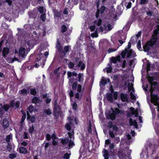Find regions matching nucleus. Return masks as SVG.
<instances>
[{
  "label": "nucleus",
  "mask_w": 159,
  "mask_h": 159,
  "mask_svg": "<svg viewBox=\"0 0 159 159\" xmlns=\"http://www.w3.org/2000/svg\"><path fill=\"white\" fill-rule=\"evenodd\" d=\"M157 38L156 37L152 38L150 40L148 41L146 44L143 46V51L145 52H148L150 50V47L154 46L156 43Z\"/></svg>",
  "instance_id": "nucleus-1"
},
{
  "label": "nucleus",
  "mask_w": 159,
  "mask_h": 159,
  "mask_svg": "<svg viewBox=\"0 0 159 159\" xmlns=\"http://www.w3.org/2000/svg\"><path fill=\"white\" fill-rule=\"evenodd\" d=\"M131 47V43L130 42H129L127 45V48H125L124 50L121 52V55L122 58L124 59L126 56L128 58L131 56L133 51L132 49H129Z\"/></svg>",
  "instance_id": "nucleus-2"
},
{
  "label": "nucleus",
  "mask_w": 159,
  "mask_h": 159,
  "mask_svg": "<svg viewBox=\"0 0 159 159\" xmlns=\"http://www.w3.org/2000/svg\"><path fill=\"white\" fill-rule=\"evenodd\" d=\"M155 89V87H154L153 89H151L150 90L151 102L155 106H158L159 105V97L158 94L153 93Z\"/></svg>",
  "instance_id": "nucleus-3"
},
{
  "label": "nucleus",
  "mask_w": 159,
  "mask_h": 159,
  "mask_svg": "<svg viewBox=\"0 0 159 159\" xmlns=\"http://www.w3.org/2000/svg\"><path fill=\"white\" fill-rule=\"evenodd\" d=\"M62 113L61 108L60 106L53 107V115L54 118L57 119L58 118L59 116Z\"/></svg>",
  "instance_id": "nucleus-4"
},
{
  "label": "nucleus",
  "mask_w": 159,
  "mask_h": 159,
  "mask_svg": "<svg viewBox=\"0 0 159 159\" xmlns=\"http://www.w3.org/2000/svg\"><path fill=\"white\" fill-rule=\"evenodd\" d=\"M106 7L103 5L101 6L100 9H98L97 10V11L95 14V16L97 18H98L99 16V14H103L104 11L105 10Z\"/></svg>",
  "instance_id": "nucleus-5"
},
{
  "label": "nucleus",
  "mask_w": 159,
  "mask_h": 159,
  "mask_svg": "<svg viewBox=\"0 0 159 159\" xmlns=\"http://www.w3.org/2000/svg\"><path fill=\"white\" fill-rule=\"evenodd\" d=\"M56 48L58 52L60 54L63 53V50L62 49V48L58 39H57Z\"/></svg>",
  "instance_id": "nucleus-6"
},
{
  "label": "nucleus",
  "mask_w": 159,
  "mask_h": 159,
  "mask_svg": "<svg viewBox=\"0 0 159 159\" xmlns=\"http://www.w3.org/2000/svg\"><path fill=\"white\" fill-rule=\"evenodd\" d=\"M120 98L122 102H128L129 98L126 93H121L120 94Z\"/></svg>",
  "instance_id": "nucleus-7"
},
{
  "label": "nucleus",
  "mask_w": 159,
  "mask_h": 159,
  "mask_svg": "<svg viewBox=\"0 0 159 159\" xmlns=\"http://www.w3.org/2000/svg\"><path fill=\"white\" fill-rule=\"evenodd\" d=\"M25 49L22 47H20L19 50V56L22 58H24L25 57Z\"/></svg>",
  "instance_id": "nucleus-8"
},
{
  "label": "nucleus",
  "mask_w": 159,
  "mask_h": 159,
  "mask_svg": "<svg viewBox=\"0 0 159 159\" xmlns=\"http://www.w3.org/2000/svg\"><path fill=\"white\" fill-rule=\"evenodd\" d=\"M10 49L8 47H4L2 50V55L4 57H5L9 53Z\"/></svg>",
  "instance_id": "nucleus-9"
},
{
  "label": "nucleus",
  "mask_w": 159,
  "mask_h": 159,
  "mask_svg": "<svg viewBox=\"0 0 159 159\" xmlns=\"http://www.w3.org/2000/svg\"><path fill=\"white\" fill-rule=\"evenodd\" d=\"M121 57L120 56H117L116 57H112L111 58V61L113 63L116 64L117 61H120Z\"/></svg>",
  "instance_id": "nucleus-10"
},
{
  "label": "nucleus",
  "mask_w": 159,
  "mask_h": 159,
  "mask_svg": "<svg viewBox=\"0 0 159 159\" xmlns=\"http://www.w3.org/2000/svg\"><path fill=\"white\" fill-rule=\"evenodd\" d=\"M104 159H109V154L107 150L103 149L102 152Z\"/></svg>",
  "instance_id": "nucleus-11"
},
{
  "label": "nucleus",
  "mask_w": 159,
  "mask_h": 159,
  "mask_svg": "<svg viewBox=\"0 0 159 159\" xmlns=\"http://www.w3.org/2000/svg\"><path fill=\"white\" fill-rule=\"evenodd\" d=\"M27 43L29 48H32L36 44L35 41L32 39L28 41Z\"/></svg>",
  "instance_id": "nucleus-12"
},
{
  "label": "nucleus",
  "mask_w": 159,
  "mask_h": 159,
  "mask_svg": "<svg viewBox=\"0 0 159 159\" xmlns=\"http://www.w3.org/2000/svg\"><path fill=\"white\" fill-rule=\"evenodd\" d=\"M117 155L120 158L122 159H124L126 156L125 154L123 153L120 151L118 152Z\"/></svg>",
  "instance_id": "nucleus-13"
},
{
  "label": "nucleus",
  "mask_w": 159,
  "mask_h": 159,
  "mask_svg": "<svg viewBox=\"0 0 159 159\" xmlns=\"http://www.w3.org/2000/svg\"><path fill=\"white\" fill-rule=\"evenodd\" d=\"M2 125L4 129H7L8 127L9 126V122L8 120L6 119H3Z\"/></svg>",
  "instance_id": "nucleus-14"
},
{
  "label": "nucleus",
  "mask_w": 159,
  "mask_h": 159,
  "mask_svg": "<svg viewBox=\"0 0 159 159\" xmlns=\"http://www.w3.org/2000/svg\"><path fill=\"white\" fill-rule=\"evenodd\" d=\"M78 66L79 67H80V69L81 70H84L86 66L85 64L83 63L81 61H79Z\"/></svg>",
  "instance_id": "nucleus-15"
},
{
  "label": "nucleus",
  "mask_w": 159,
  "mask_h": 159,
  "mask_svg": "<svg viewBox=\"0 0 159 159\" xmlns=\"http://www.w3.org/2000/svg\"><path fill=\"white\" fill-rule=\"evenodd\" d=\"M40 102V100L39 98L36 97H34L32 100V102L33 103L35 104H37V103H39Z\"/></svg>",
  "instance_id": "nucleus-16"
},
{
  "label": "nucleus",
  "mask_w": 159,
  "mask_h": 159,
  "mask_svg": "<svg viewBox=\"0 0 159 159\" xmlns=\"http://www.w3.org/2000/svg\"><path fill=\"white\" fill-rule=\"evenodd\" d=\"M19 152L21 154H25L27 152V151L25 148L20 147L19 148Z\"/></svg>",
  "instance_id": "nucleus-17"
},
{
  "label": "nucleus",
  "mask_w": 159,
  "mask_h": 159,
  "mask_svg": "<svg viewBox=\"0 0 159 159\" xmlns=\"http://www.w3.org/2000/svg\"><path fill=\"white\" fill-rule=\"evenodd\" d=\"M107 98L109 101L112 102L113 101V95L112 93H107L106 94Z\"/></svg>",
  "instance_id": "nucleus-18"
},
{
  "label": "nucleus",
  "mask_w": 159,
  "mask_h": 159,
  "mask_svg": "<svg viewBox=\"0 0 159 159\" xmlns=\"http://www.w3.org/2000/svg\"><path fill=\"white\" fill-rule=\"evenodd\" d=\"M17 30L18 31V34L20 36H24V35L25 33V31L24 30V29H20L19 28L17 29Z\"/></svg>",
  "instance_id": "nucleus-19"
},
{
  "label": "nucleus",
  "mask_w": 159,
  "mask_h": 159,
  "mask_svg": "<svg viewBox=\"0 0 159 159\" xmlns=\"http://www.w3.org/2000/svg\"><path fill=\"white\" fill-rule=\"evenodd\" d=\"M35 128L33 125H31L30 126L28 129V131L31 135L32 134Z\"/></svg>",
  "instance_id": "nucleus-20"
},
{
  "label": "nucleus",
  "mask_w": 159,
  "mask_h": 159,
  "mask_svg": "<svg viewBox=\"0 0 159 159\" xmlns=\"http://www.w3.org/2000/svg\"><path fill=\"white\" fill-rule=\"evenodd\" d=\"M82 86L80 84H79L77 87V91L81 93L80 98H81L82 94L83 93V90L82 91Z\"/></svg>",
  "instance_id": "nucleus-21"
},
{
  "label": "nucleus",
  "mask_w": 159,
  "mask_h": 159,
  "mask_svg": "<svg viewBox=\"0 0 159 159\" xmlns=\"http://www.w3.org/2000/svg\"><path fill=\"white\" fill-rule=\"evenodd\" d=\"M69 139L68 138H65L64 139H61V143L63 145L67 144L69 141Z\"/></svg>",
  "instance_id": "nucleus-22"
},
{
  "label": "nucleus",
  "mask_w": 159,
  "mask_h": 159,
  "mask_svg": "<svg viewBox=\"0 0 159 159\" xmlns=\"http://www.w3.org/2000/svg\"><path fill=\"white\" fill-rule=\"evenodd\" d=\"M116 115L114 114V112H112L109 115V117L110 119L112 120H114L116 118Z\"/></svg>",
  "instance_id": "nucleus-23"
},
{
  "label": "nucleus",
  "mask_w": 159,
  "mask_h": 159,
  "mask_svg": "<svg viewBox=\"0 0 159 159\" xmlns=\"http://www.w3.org/2000/svg\"><path fill=\"white\" fill-rule=\"evenodd\" d=\"M78 86V82L77 81H75L73 83L72 85V89L73 91H75L77 89V86Z\"/></svg>",
  "instance_id": "nucleus-24"
},
{
  "label": "nucleus",
  "mask_w": 159,
  "mask_h": 159,
  "mask_svg": "<svg viewBox=\"0 0 159 159\" xmlns=\"http://www.w3.org/2000/svg\"><path fill=\"white\" fill-rule=\"evenodd\" d=\"M108 65L109 66V67L106 68V72L107 73H110L112 70V68L111 64H108Z\"/></svg>",
  "instance_id": "nucleus-25"
},
{
  "label": "nucleus",
  "mask_w": 159,
  "mask_h": 159,
  "mask_svg": "<svg viewBox=\"0 0 159 159\" xmlns=\"http://www.w3.org/2000/svg\"><path fill=\"white\" fill-rule=\"evenodd\" d=\"M68 143V146L69 147V149H70L71 148H72L73 146H74L75 145L73 141L71 139H70Z\"/></svg>",
  "instance_id": "nucleus-26"
},
{
  "label": "nucleus",
  "mask_w": 159,
  "mask_h": 159,
  "mask_svg": "<svg viewBox=\"0 0 159 159\" xmlns=\"http://www.w3.org/2000/svg\"><path fill=\"white\" fill-rule=\"evenodd\" d=\"M61 32H62V33H64L67 30V28L66 25H63L61 26Z\"/></svg>",
  "instance_id": "nucleus-27"
},
{
  "label": "nucleus",
  "mask_w": 159,
  "mask_h": 159,
  "mask_svg": "<svg viewBox=\"0 0 159 159\" xmlns=\"http://www.w3.org/2000/svg\"><path fill=\"white\" fill-rule=\"evenodd\" d=\"M44 113L48 116H49L52 114V112L51 110L50 109L48 108V109L45 110Z\"/></svg>",
  "instance_id": "nucleus-28"
},
{
  "label": "nucleus",
  "mask_w": 159,
  "mask_h": 159,
  "mask_svg": "<svg viewBox=\"0 0 159 159\" xmlns=\"http://www.w3.org/2000/svg\"><path fill=\"white\" fill-rule=\"evenodd\" d=\"M0 106H1V108L3 107V109L5 111H7L9 109V107L8 105L5 104L3 105V107L2 104H0Z\"/></svg>",
  "instance_id": "nucleus-29"
},
{
  "label": "nucleus",
  "mask_w": 159,
  "mask_h": 159,
  "mask_svg": "<svg viewBox=\"0 0 159 159\" xmlns=\"http://www.w3.org/2000/svg\"><path fill=\"white\" fill-rule=\"evenodd\" d=\"M37 93V91H36L35 88H34L30 89V93L31 95L35 96L36 95Z\"/></svg>",
  "instance_id": "nucleus-30"
},
{
  "label": "nucleus",
  "mask_w": 159,
  "mask_h": 159,
  "mask_svg": "<svg viewBox=\"0 0 159 159\" xmlns=\"http://www.w3.org/2000/svg\"><path fill=\"white\" fill-rule=\"evenodd\" d=\"M69 47L67 46H66L64 47V51H63V53L64 56L65 55L66 53H67L69 51Z\"/></svg>",
  "instance_id": "nucleus-31"
},
{
  "label": "nucleus",
  "mask_w": 159,
  "mask_h": 159,
  "mask_svg": "<svg viewBox=\"0 0 159 159\" xmlns=\"http://www.w3.org/2000/svg\"><path fill=\"white\" fill-rule=\"evenodd\" d=\"M137 122L135 120H133L132 118H130L129 120V124L130 126H133Z\"/></svg>",
  "instance_id": "nucleus-32"
},
{
  "label": "nucleus",
  "mask_w": 159,
  "mask_h": 159,
  "mask_svg": "<svg viewBox=\"0 0 159 159\" xmlns=\"http://www.w3.org/2000/svg\"><path fill=\"white\" fill-rule=\"evenodd\" d=\"M148 2V0H140L139 4L141 5H143L147 4Z\"/></svg>",
  "instance_id": "nucleus-33"
},
{
  "label": "nucleus",
  "mask_w": 159,
  "mask_h": 159,
  "mask_svg": "<svg viewBox=\"0 0 159 159\" xmlns=\"http://www.w3.org/2000/svg\"><path fill=\"white\" fill-rule=\"evenodd\" d=\"M94 22L95 24H96V25L98 26H99L100 25L102 24V20L101 19H99L98 20H95L94 21Z\"/></svg>",
  "instance_id": "nucleus-34"
},
{
  "label": "nucleus",
  "mask_w": 159,
  "mask_h": 159,
  "mask_svg": "<svg viewBox=\"0 0 159 159\" xmlns=\"http://www.w3.org/2000/svg\"><path fill=\"white\" fill-rule=\"evenodd\" d=\"M107 82L106 79H102L100 81V83L103 86L107 84Z\"/></svg>",
  "instance_id": "nucleus-35"
},
{
  "label": "nucleus",
  "mask_w": 159,
  "mask_h": 159,
  "mask_svg": "<svg viewBox=\"0 0 159 159\" xmlns=\"http://www.w3.org/2000/svg\"><path fill=\"white\" fill-rule=\"evenodd\" d=\"M75 64L72 62L70 61L68 64V66L70 69L73 68Z\"/></svg>",
  "instance_id": "nucleus-36"
},
{
  "label": "nucleus",
  "mask_w": 159,
  "mask_h": 159,
  "mask_svg": "<svg viewBox=\"0 0 159 159\" xmlns=\"http://www.w3.org/2000/svg\"><path fill=\"white\" fill-rule=\"evenodd\" d=\"M28 109L29 112L32 113L34 111V107L32 105H30L29 106Z\"/></svg>",
  "instance_id": "nucleus-37"
},
{
  "label": "nucleus",
  "mask_w": 159,
  "mask_h": 159,
  "mask_svg": "<svg viewBox=\"0 0 159 159\" xmlns=\"http://www.w3.org/2000/svg\"><path fill=\"white\" fill-rule=\"evenodd\" d=\"M12 135L11 134H9L7 135L6 137V141L8 143H9L10 142V140L12 138Z\"/></svg>",
  "instance_id": "nucleus-38"
},
{
  "label": "nucleus",
  "mask_w": 159,
  "mask_h": 159,
  "mask_svg": "<svg viewBox=\"0 0 159 159\" xmlns=\"http://www.w3.org/2000/svg\"><path fill=\"white\" fill-rule=\"evenodd\" d=\"M78 81L79 82L81 83L82 82H83L84 79L82 78V75L81 73H80L78 74ZM81 84H82V83H81Z\"/></svg>",
  "instance_id": "nucleus-39"
},
{
  "label": "nucleus",
  "mask_w": 159,
  "mask_h": 159,
  "mask_svg": "<svg viewBox=\"0 0 159 159\" xmlns=\"http://www.w3.org/2000/svg\"><path fill=\"white\" fill-rule=\"evenodd\" d=\"M65 128L67 130L69 131H70L71 129V126L70 124L68 123H67L66 124L65 126Z\"/></svg>",
  "instance_id": "nucleus-40"
},
{
  "label": "nucleus",
  "mask_w": 159,
  "mask_h": 159,
  "mask_svg": "<svg viewBox=\"0 0 159 159\" xmlns=\"http://www.w3.org/2000/svg\"><path fill=\"white\" fill-rule=\"evenodd\" d=\"M36 120L35 116V115L32 116V117L29 120L32 123H34Z\"/></svg>",
  "instance_id": "nucleus-41"
},
{
  "label": "nucleus",
  "mask_w": 159,
  "mask_h": 159,
  "mask_svg": "<svg viewBox=\"0 0 159 159\" xmlns=\"http://www.w3.org/2000/svg\"><path fill=\"white\" fill-rule=\"evenodd\" d=\"M112 112H114V114L116 115L117 114H119L120 113V110L119 109L117 108H116L114 110H113Z\"/></svg>",
  "instance_id": "nucleus-42"
},
{
  "label": "nucleus",
  "mask_w": 159,
  "mask_h": 159,
  "mask_svg": "<svg viewBox=\"0 0 159 159\" xmlns=\"http://www.w3.org/2000/svg\"><path fill=\"white\" fill-rule=\"evenodd\" d=\"M61 13L58 12L57 11L55 12V16L58 18L60 17L61 16Z\"/></svg>",
  "instance_id": "nucleus-43"
},
{
  "label": "nucleus",
  "mask_w": 159,
  "mask_h": 159,
  "mask_svg": "<svg viewBox=\"0 0 159 159\" xmlns=\"http://www.w3.org/2000/svg\"><path fill=\"white\" fill-rule=\"evenodd\" d=\"M7 148L8 151H11V150L12 147L10 143H8L7 145L6 146Z\"/></svg>",
  "instance_id": "nucleus-44"
},
{
  "label": "nucleus",
  "mask_w": 159,
  "mask_h": 159,
  "mask_svg": "<svg viewBox=\"0 0 159 159\" xmlns=\"http://www.w3.org/2000/svg\"><path fill=\"white\" fill-rule=\"evenodd\" d=\"M137 48L139 50H141V41L139 40L138 41L137 44Z\"/></svg>",
  "instance_id": "nucleus-45"
},
{
  "label": "nucleus",
  "mask_w": 159,
  "mask_h": 159,
  "mask_svg": "<svg viewBox=\"0 0 159 159\" xmlns=\"http://www.w3.org/2000/svg\"><path fill=\"white\" fill-rule=\"evenodd\" d=\"M157 28L153 31V33L157 34H159V25H157Z\"/></svg>",
  "instance_id": "nucleus-46"
},
{
  "label": "nucleus",
  "mask_w": 159,
  "mask_h": 159,
  "mask_svg": "<svg viewBox=\"0 0 159 159\" xmlns=\"http://www.w3.org/2000/svg\"><path fill=\"white\" fill-rule=\"evenodd\" d=\"M70 157V155L67 153L64 154L63 158L64 159H69Z\"/></svg>",
  "instance_id": "nucleus-47"
},
{
  "label": "nucleus",
  "mask_w": 159,
  "mask_h": 159,
  "mask_svg": "<svg viewBox=\"0 0 159 159\" xmlns=\"http://www.w3.org/2000/svg\"><path fill=\"white\" fill-rule=\"evenodd\" d=\"M109 136L111 138H114L115 137V135L113 131L111 130L109 131Z\"/></svg>",
  "instance_id": "nucleus-48"
},
{
  "label": "nucleus",
  "mask_w": 159,
  "mask_h": 159,
  "mask_svg": "<svg viewBox=\"0 0 159 159\" xmlns=\"http://www.w3.org/2000/svg\"><path fill=\"white\" fill-rule=\"evenodd\" d=\"M115 142L117 144L120 141V139L119 137H116L114 138V140Z\"/></svg>",
  "instance_id": "nucleus-49"
},
{
  "label": "nucleus",
  "mask_w": 159,
  "mask_h": 159,
  "mask_svg": "<svg viewBox=\"0 0 159 159\" xmlns=\"http://www.w3.org/2000/svg\"><path fill=\"white\" fill-rule=\"evenodd\" d=\"M117 49V48H109L108 49V51L109 53H110L116 51Z\"/></svg>",
  "instance_id": "nucleus-50"
},
{
  "label": "nucleus",
  "mask_w": 159,
  "mask_h": 159,
  "mask_svg": "<svg viewBox=\"0 0 159 159\" xmlns=\"http://www.w3.org/2000/svg\"><path fill=\"white\" fill-rule=\"evenodd\" d=\"M21 93L23 95H26L27 94V92L26 89H24L20 90Z\"/></svg>",
  "instance_id": "nucleus-51"
},
{
  "label": "nucleus",
  "mask_w": 159,
  "mask_h": 159,
  "mask_svg": "<svg viewBox=\"0 0 159 159\" xmlns=\"http://www.w3.org/2000/svg\"><path fill=\"white\" fill-rule=\"evenodd\" d=\"M9 158L11 159H13L16 157V155L15 153H11L9 155Z\"/></svg>",
  "instance_id": "nucleus-52"
},
{
  "label": "nucleus",
  "mask_w": 159,
  "mask_h": 159,
  "mask_svg": "<svg viewBox=\"0 0 159 159\" xmlns=\"http://www.w3.org/2000/svg\"><path fill=\"white\" fill-rule=\"evenodd\" d=\"M51 137L50 134H47L46 135V139L48 141H49L51 139Z\"/></svg>",
  "instance_id": "nucleus-53"
},
{
  "label": "nucleus",
  "mask_w": 159,
  "mask_h": 159,
  "mask_svg": "<svg viewBox=\"0 0 159 159\" xmlns=\"http://www.w3.org/2000/svg\"><path fill=\"white\" fill-rule=\"evenodd\" d=\"M68 9L65 7L63 10V14L64 15H67L68 14Z\"/></svg>",
  "instance_id": "nucleus-54"
},
{
  "label": "nucleus",
  "mask_w": 159,
  "mask_h": 159,
  "mask_svg": "<svg viewBox=\"0 0 159 159\" xmlns=\"http://www.w3.org/2000/svg\"><path fill=\"white\" fill-rule=\"evenodd\" d=\"M45 101L46 102L47 104H49L51 101V99L49 98L48 97H47V98L45 100Z\"/></svg>",
  "instance_id": "nucleus-55"
},
{
  "label": "nucleus",
  "mask_w": 159,
  "mask_h": 159,
  "mask_svg": "<svg viewBox=\"0 0 159 159\" xmlns=\"http://www.w3.org/2000/svg\"><path fill=\"white\" fill-rule=\"evenodd\" d=\"M151 65L150 64L149 62H147V70L148 71L150 70Z\"/></svg>",
  "instance_id": "nucleus-56"
},
{
  "label": "nucleus",
  "mask_w": 159,
  "mask_h": 159,
  "mask_svg": "<svg viewBox=\"0 0 159 159\" xmlns=\"http://www.w3.org/2000/svg\"><path fill=\"white\" fill-rule=\"evenodd\" d=\"M103 27L104 28V29L102 26H100L99 28V29L102 32L104 31V29L106 30L107 28V26L106 25H103Z\"/></svg>",
  "instance_id": "nucleus-57"
},
{
  "label": "nucleus",
  "mask_w": 159,
  "mask_h": 159,
  "mask_svg": "<svg viewBox=\"0 0 159 159\" xmlns=\"http://www.w3.org/2000/svg\"><path fill=\"white\" fill-rule=\"evenodd\" d=\"M72 108L75 110H76L77 107V104L76 102H74L72 104Z\"/></svg>",
  "instance_id": "nucleus-58"
},
{
  "label": "nucleus",
  "mask_w": 159,
  "mask_h": 159,
  "mask_svg": "<svg viewBox=\"0 0 159 159\" xmlns=\"http://www.w3.org/2000/svg\"><path fill=\"white\" fill-rule=\"evenodd\" d=\"M9 106L10 107L12 108L14 107V100H12L10 101L9 103Z\"/></svg>",
  "instance_id": "nucleus-59"
},
{
  "label": "nucleus",
  "mask_w": 159,
  "mask_h": 159,
  "mask_svg": "<svg viewBox=\"0 0 159 159\" xmlns=\"http://www.w3.org/2000/svg\"><path fill=\"white\" fill-rule=\"evenodd\" d=\"M20 102L19 101L16 102L15 104L16 107V108L17 109L19 108L20 106Z\"/></svg>",
  "instance_id": "nucleus-60"
},
{
  "label": "nucleus",
  "mask_w": 159,
  "mask_h": 159,
  "mask_svg": "<svg viewBox=\"0 0 159 159\" xmlns=\"http://www.w3.org/2000/svg\"><path fill=\"white\" fill-rule=\"evenodd\" d=\"M80 92H77L75 95V98L78 99H81L80 97Z\"/></svg>",
  "instance_id": "nucleus-61"
},
{
  "label": "nucleus",
  "mask_w": 159,
  "mask_h": 159,
  "mask_svg": "<svg viewBox=\"0 0 159 159\" xmlns=\"http://www.w3.org/2000/svg\"><path fill=\"white\" fill-rule=\"evenodd\" d=\"M20 112L23 115L22 117H24L26 118V115L25 112L24 111H23L22 110H21Z\"/></svg>",
  "instance_id": "nucleus-62"
},
{
  "label": "nucleus",
  "mask_w": 159,
  "mask_h": 159,
  "mask_svg": "<svg viewBox=\"0 0 159 159\" xmlns=\"http://www.w3.org/2000/svg\"><path fill=\"white\" fill-rule=\"evenodd\" d=\"M117 97H118V93L116 91L115 92H114L113 93V97L116 100L117 98Z\"/></svg>",
  "instance_id": "nucleus-63"
},
{
  "label": "nucleus",
  "mask_w": 159,
  "mask_h": 159,
  "mask_svg": "<svg viewBox=\"0 0 159 159\" xmlns=\"http://www.w3.org/2000/svg\"><path fill=\"white\" fill-rule=\"evenodd\" d=\"M55 140L56 139L52 140V145L54 146H56L57 145L58 143V142L56 141Z\"/></svg>",
  "instance_id": "nucleus-64"
}]
</instances>
